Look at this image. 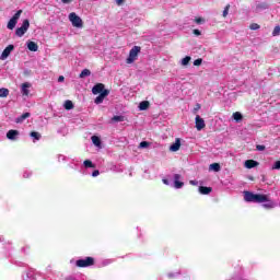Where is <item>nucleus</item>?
Returning a JSON list of instances; mask_svg holds the SVG:
<instances>
[{
	"instance_id": "44",
	"label": "nucleus",
	"mask_w": 280,
	"mask_h": 280,
	"mask_svg": "<svg viewBox=\"0 0 280 280\" xmlns=\"http://www.w3.org/2000/svg\"><path fill=\"white\" fill-rule=\"evenodd\" d=\"M58 82H65V77H63V75H60V77L58 78Z\"/></svg>"
},
{
	"instance_id": "18",
	"label": "nucleus",
	"mask_w": 280,
	"mask_h": 280,
	"mask_svg": "<svg viewBox=\"0 0 280 280\" xmlns=\"http://www.w3.org/2000/svg\"><path fill=\"white\" fill-rule=\"evenodd\" d=\"M30 117H32V114H30V113H24V114H22L20 117H18V118L15 119V122H16V124H23V121H25V119H27V118H30Z\"/></svg>"
},
{
	"instance_id": "6",
	"label": "nucleus",
	"mask_w": 280,
	"mask_h": 280,
	"mask_svg": "<svg viewBox=\"0 0 280 280\" xmlns=\"http://www.w3.org/2000/svg\"><path fill=\"white\" fill-rule=\"evenodd\" d=\"M69 21L72 23L73 27H82L83 25L82 19L78 16L75 12L69 14Z\"/></svg>"
},
{
	"instance_id": "19",
	"label": "nucleus",
	"mask_w": 280,
	"mask_h": 280,
	"mask_svg": "<svg viewBox=\"0 0 280 280\" xmlns=\"http://www.w3.org/2000/svg\"><path fill=\"white\" fill-rule=\"evenodd\" d=\"M27 49L30 51H38V44H36V42H28Z\"/></svg>"
},
{
	"instance_id": "17",
	"label": "nucleus",
	"mask_w": 280,
	"mask_h": 280,
	"mask_svg": "<svg viewBox=\"0 0 280 280\" xmlns=\"http://www.w3.org/2000/svg\"><path fill=\"white\" fill-rule=\"evenodd\" d=\"M211 191H213V188H211V187H207V186H200L199 187V192L202 196H209V194H211Z\"/></svg>"
},
{
	"instance_id": "5",
	"label": "nucleus",
	"mask_w": 280,
	"mask_h": 280,
	"mask_svg": "<svg viewBox=\"0 0 280 280\" xmlns=\"http://www.w3.org/2000/svg\"><path fill=\"white\" fill-rule=\"evenodd\" d=\"M30 30V20H24L22 25L15 30V35L19 38L25 36V33Z\"/></svg>"
},
{
	"instance_id": "14",
	"label": "nucleus",
	"mask_w": 280,
	"mask_h": 280,
	"mask_svg": "<svg viewBox=\"0 0 280 280\" xmlns=\"http://www.w3.org/2000/svg\"><path fill=\"white\" fill-rule=\"evenodd\" d=\"M19 137V130L11 129L7 132V139H10L11 141H14Z\"/></svg>"
},
{
	"instance_id": "20",
	"label": "nucleus",
	"mask_w": 280,
	"mask_h": 280,
	"mask_svg": "<svg viewBox=\"0 0 280 280\" xmlns=\"http://www.w3.org/2000/svg\"><path fill=\"white\" fill-rule=\"evenodd\" d=\"M150 108V102L149 101H142L139 104V110H148Z\"/></svg>"
},
{
	"instance_id": "36",
	"label": "nucleus",
	"mask_w": 280,
	"mask_h": 280,
	"mask_svg": "<svg viewBox=\"0 0 280 280\" xmlns=\"http://www.w3.org/2000/svg\"><path fill=\"white\" fill-rule=\"evenodd\" d=\"M200 65H202V59L199 58L194 61L195 67H200Z\"/></svg>"
},
{
	"instance_id": "43",
	"label": "nucleus",
	"mask_w": 280,
	"mask_h": 280,
	"mask_svg": "<svg viewBox=\"0 0 280 280\" xmlns=\"http://www.w3.org/2000/svg\"><path fill=\"white\" fill-rule=\"evenodd\" d=\"M73 0H61V2H63L65 4H69L71 3Z\"/></svg>"
},
{
	"instance_id": "39",
	"label": "nucleus",
	"mask_w": 280,
	"mask_h": 280,
	"mask_svg": "<svg viewBox=\"0 0 280 280\" xmlns=\"http://www.w3.org/2000/svg\"><path fill=\"white\" fill-rule=\"evenodd\" d=\"M148 145H150L148 141L140 142V148H148Z\"/></svg>"
},
{
	"instance_id": "42",
	"label": "nucleus",
	"mask_w": 280,
	"mask_h": 280,
	"mask_svg": "<svg viewBox=\"0 0 280 280\" xmlns=\"http://www.w3.org/2000/svg\"><path fill=\"white\" fill-rule=\"evenodd\" d=\"M124 1H125V0H116V4H117V5H124Z\"/></svg>"
},
{
	"instance_id": "38",
	"label": "nucleus",
	"mask_w": 280,
	"mask_h": 280,
	"mask_svg": "<svg viewBox=\"0 0 280 280\" xmlns=\"http://www.w3.org/2000/svg\"><path fill=\"white\" fill-rule=\"evenodd\" d=\"M192 34H195V36H201V32H200V30H198V28H195L194 31H192Z\"/></svg>"
},
{
	"instance_id": "46",
	"label": "nucleus",
	"mask_w": 280,
	"mask_h": 280,
	"mask_svg": "<svg viewBox=\"0 0 280 280\" xmlns=\"http://www.w3.org/2000/svg\"><path fill=\"white\" fill-rule=\"evenodd\" d=\"M190 183H191V185H194V182H192V180H191Z\"/></svg>"
},
{
	"instance_id": "34",
	"label": "nucleus",
	"mask_w": 280,
	"mask_h": 280,
	"mask_svg": "<svg viewBox=\"0 0 280 280\" xmlns=\"http://www.w3.org/2000/svg\"><path fill=\"white\" fill-rule=\"evenodd\" d=\"M256 150H258V152H264V150H266V145H264V144H257V145H256Z\"/></svg>"
},
{
	"instance_id": "11",
	"label": "nucleus",
	"mask_w": 280,
	"mask_h": 280,
	"mask_svg": "<svg viewBox=\"0 0 280 280\" xmlns=\"http://www.w3.org/2000/svg\"><path fill=\"white\" fill-rule=\"evenodd\" d=\"M180 178H182L180 174L174 175V185L176 189H180L185 185V183L180 182Z\"/></svg>"
},
{
	"instance_id": "21",
	"label": "nucleus",
	"mask_w": 280,
	"mask_h": 280,
	"mask_svg": "<svg viewBox=\"0 0 280 280\" xmlns=\"http://www.w3.org/2000/svg\"><path fill=\"white\" fill-rule=\"evenodd\" d=\"M232 117H233V119H234L237 124H240V121H242V119H244V116H243L242 113H240V112L233 113Z\"/></svg>"
},
{
	"instance_id": "30",
	"label": "nucleus",
	"mask_w": 280,
	"mask_h": 280,
	"mask_svg": "<svg viewBox=\"0 0 280 280\" xmlns=\"http://www.w3.org/2000/svg\"><path fill=\"white\" fill-rule=\"evenodd\" d=\"M229 10H231V4H228L223 10V18L226 19L229 16Z\"/></svg>"
},
{
	"instance_id": "40",
	"label": "nucleus",
	"mask_w": 280,
	"mask_h": 280,
	"mask_svg": "<svg viewBox=\"0 0 280 280\" xmlns=\"http://www.w3.org/2000/svg\"><path fill=\"white\" fill-rule=\"evenodd\" d=\"M201 108L200 104H197L196 107L194 108V113H198V110Z\"/></svg>"
},
{
	"instance_id": "24",
	"label": "nucleus",
	"mask_w": 280,
	"mask_h": 280,
	"mask_svg": "<svg viewBox=\"0 0 280 280\" xmlns=\"http://www.w3.org/2000/svg\"><path fill=\"white\" fill-rule=\"evenodd\" d=\"M91 75V70L89 69H83L81 73L79 74V78H89Z\"/></svg>"
},
{
	"instance_id": "33",
	"label": "nucleus",
	"mask_w": 280,
	"mask_h": 280,
	"mask_svg": "<svg viewBox=\"0 0 280 280\" xmlns=\"http://www.w3.org/2000/svg\"><path fill=\"white\" fill-rule=\"evenodd\" d=\"M280 34V26H276L272 31V36H279Z\"/></svg>"
},
{
	"instance_id": "32",
	"label": "nucleus",
	"mask_w": 280,
	"mask_h": 280,
	"mask_svg": "<svg viewBox=\"0 0 280 280\" xmlns=\"http://www.w3.org/2000/svg\"><path fill=\"white\" fill-rule=\"evenodd\" d=\"M261 26H259V24H257V23H252L250 25H249V30H253V31H255V30H259Z\"/></svg>"
},
{
	"instance_id": "3",
	"label": "nucleus",
	"mask_w": 280,
	"mask_h": 280,
	"mask_svg": "<svg viewBox=\"0 0 280 280\" xmlns=\"http://www.w3.org/2000/svg\"><path fill=\"white\" fill-rule=\"evenodd\" d=\"M78 268H89V266H95V258L85 257L84 259H79L75 261Z\"/></svg>"
},
{
	"instance_id": "10",
	"label": "nucleus",
	"mask_w": 280,
	"mask_h": 280,
	"mask_svg": "<svg viewBox=\"0 0 280 280\" xmlns=\"http://www.w3.org/2000/svg\"><path fill=\"white\" fill-rule=\"evenodd\" d=\"M110 91L108 90H104V92H102L94 101V103L96 104H102L104 102L105 97H108Z\"/></svg>"
},
{
	"instance_id": "9",
	"label": "nucleus",
	"mask_w": 280,
	"mask_h": 280,
	"mask_svg": "<svg viewBox=\"0 0 280 280\" xmlns=\"http://www.w3.org/2000/svg\"><path fill=\"white\" fill-rule=\"evenodd\" d=\"M12 51H14V45L7 46L1 54V60H5V58L12 54Z\"/></svg>"
},
{
	"instance_id": "12",
	"label": "nucleus",
	"mask_w": 280,
	"mask_h": 280,
	"mask_svg": "<svg viewBox=\"0 0 280 280\" xmlns=\"http://www.w3.org/2000/svg\"><path fill=\"white\" fill-rule=\"evenodd\" d=\"M30 89H32V83L25 82L22 84V95H25L26 97L30 95Z\"/></svg>"
},
{
	"instance_id": "2",
	"label": "nucleus",
	"mask_w": 280,
	"mask_h": 280,
	"mask_svg": "<svg viewBox=\"0 0 280 280\" xmlns=\"http://www.w3.org/2000/svg\"><path fill=\"white\" fill-rule=\"evenodd\" d=\"M139 54H141V47L140 46H133L130 49L129 56L126 60L127 65H132V62H135V60H137Z\"/></svg>"
},
{
	"instance_id": "1",
	"label": "nucleus",
	"mask_w": 280,
	"mask_h": 280,
	"mask_svg": "<svg viewBox=\"0 0 280 280\" xmlns=\"http://www.w3.org/2000/svg\"><path fill=\"white\" fill-rule=\"evenodd\" d=\"M244 200L245 202H266L268 200V195H261V194H254L248 190H245L244 192Z\"/></svg>"
},
{
	"instance_id": "45",
	"label": "nucleus",
	"mask_w": 280,
	"mask_h": 280,
	"mask_svg": "<svg viewBox=\"0 0 280 280\" xmlns=\"http://www.w3.org/2000/svg\"><path fill=\"white\" fill-rule=\"evenodd\" d=\"M164 185H170V182L167 179H163Z\"/></svg>"
},
{
	"instance_id": "7",
	"label": "nucleus",
	"mask_w": 280,
	"mask_h": 280,
	"mask_svg": "<svg viewBox=\"0 0 280 280\" xmlns=\"http://www.w3.org/2000/svg\"><path fill=\"white\" fill-rule=\"evenodd\" d=\"M195 127L198 131L203 130V128L207 127V124H205V119L200 117V115H197L195 118Z\"/></svg>"
},
{
	"instance_id": "13",
	"label": "nucleus",
	"mask_w": 280,
	"mask_h": 280,
	"mask_svg": "<svg viewBox=\"0 0 280 280\" xmlns=\"http://www.w3.org/2000/svg\"><path fill=\"white\" fill-rule=\"evenodd\" d=\"M171 152H178L180 150V138H176L175 142L170 147Z\"/></svg>"
},
{
	"instance_id": "8",
	"label": "nucleus",
	"mask_w": 280,
	"mask_h": 280,
	"mask_svg": "<svg viewBox=\"0 0 280 280\" xmlns=\"http://www.w3.org/2000/svg\"><path fill=\"white\" fill-rule=\"evenodd\" d=\"M105 90V85L103 83H97L92 88V93L93 95H102V93H104Z\"/></svg>"
},
{
	"instance_id": "28",
	"label": "nucleus",
	"mask_w": 280,
	"mask_h": 280,
	"mask_svg": "<svg viewBox=\"0 0 280 280\" xmlns=\"http://www.w3.org/2000/svg\"><path fill=\"white\" fill-rule=\"evenodd\" d=\"M30 136L33 137V139H35L36 141H40V135L38 133V131H32Z\"/></svg>"
},
{
	"instance_id": "25",
	"label": "nucleus",
	"mask_w": 280,
	"mask_h": 280,
	"mask_svg": "<svg viewBox=\"0 0 280 280\" xmlns=\"http://www.w3.org/2000/svg\"><path fill=\"white\" fill-rule=\"evenodd\" d=\"M63 106H65L66 110H73V102L72 101H66Z\"/></svg>"
},
{
	"instance_id": "37",
	"label": "nucleus",
	"mask_w": 280,
	"mask_h": 280,
	"mask_svg": "<svg viewBox=\"0 0 280 280\" xmlns=\"http://www.w3.org/2000/svg\"><path fill=\"white\" fill-rule=\"evenodd\" d=\"M271 170H280V161H276Z\"/></svg>"
},
{
	"instance_id": "27",
	"label": "nucleus",
	"mask_w": 280,
	"mask_h": 280,
	"mask_svg": "<svg viewBox=\"0 0 280 280\" xmlns=\"http://www.w3.org/2000/svg\"><path fill=\"white\" fill-rule=\"evenodd\" d=\"M190 61H191V57L186 56L185 58L182 59V65L184 67H187V65H189Z\"/></svg>"
},
{
	"instance_id": "41",
	"label": "nucleus",
	"mask_w": 280,
	"mask_h": 280,
	"mask_svg": "<svg viewBox=\"0 0 280 280\" xmlns=\"http://www.w3.org/2000/svg\"><path fill=\"white\" fill-rule=\"evenodd\" d=\"M98 174H100V171L95 170L93 171L92 176L95 178Z\"/></svg>"
},
{
	"instance_id": "29",
	"label": "nucleus",
	"mask_w": 280,
	"mask_h": 280,
	"mask_svg": "<svg viewBox=\"0 0 280 280\" xmlns=\"http://www.w3.org/2000/svg\"><path fill=\"white\" fill-rule=\"evenodd\" d=\"M84 167H95V164L91 160H85L83 162Z\"/></svg>"
},
{
	"instance_id": "26",
	"label": "nucleus",
	"mask_w": 280,
	"mask_h": 280,
	"mask_svg": "<svg viewBox=\"0 0 280 280\" xmlns=\"http://www.w3.org/2000/svg\"><path fill=\"white\" fill-rule=\"evenodd\" d=\"M209 170H212L213 172H220V164L212 163V164H210Z\"/></svg>"
},
{
	"instance_id": "31",
	"label": "nucleus",
	"mask_w": 280,
	"mask_h": 280,
	"mask_svg": "<svg viewBox=\"0 0 280 280\" xmlns=\"http://www.w3.org/2000/svg\"><path fill=\"white\" fill-rule=\"evenodd\" d=\"M112 121H116V122L125 121V117L124 116H114L112 118Z\"/></svg>"
},
{
	"instance_id": "15",
	"label": "nucleus",
	"mask_w": 280,
	"mask_h": 280,
	"mask_svg": "<svg viewBox=\"0 0 280 280\" xmlns=\"http://www.w3.org/2000/svg\"><path fill=\"white\" fill-rule=\"evenodd\" d=\"M264 202H266L262 205L264 209H275V207H276L275 201L272 199H270L268 197V195H267V200H265Z\"/></svg>"
},
{
	"instance_id": "4",
	"label": "nucleus",
	"mask_w": 280,
	"mask_h": 280,
	"mask_svg": "<svg viewBox=\"0 0 280 280\" xmlns=\"http://www.w3.org/2000/svg\"><path fill=\"white\" fill-rule=\"evenodd\" d=\"M21 14H23V10L16 11V13L10 19L7 24L8 30H14L16 27V23H19V19H21Z\"/></svg>"
},
{
	"instance_id": "16",
	"label": "nucleus",
	"mask_w": 280,
	"mask_h": 280,
	"mask_svg": "<svg viewBox=\"0 0 280 280\" xmlns=\"http://www.w3.org/2000/svg\"><path fill=\"white\" fill-rule=\"evenodd\" d=\"M257 165H259V162H257L255 160H246L245 161V167L247 170H253V167H257Z\"/></svg>"
},
{
	"instance_id": "23",
	"label": "nucleus",
	"mask_w": 280,
	"mask_h": 280,
	"mask_svg": "<svg viewBox=\"0 0 280 280\" xmlns=\"http://www.w3.org/2000/svg\"><path fill=\"white\" fill-rule=\"evenodd\" d=\"M10 95V90L5 88L0 89V97H8Z\"/></svg>"
},
{
	"instance_id": "22",
	"label": "nucleus",
	"mask_w": 280,
	"mask_h": 280,
	"mask_svg": "<svg viewBox=\"0 0 280 280\" xmlns=\"http://www.w3.org/2000/svg\"><path fill=\"white\" fill-rule=\"evenodd\" d=\"M92 142L94 143V145H96V148H100V145H102V140L97 136H92Z\"/></svg>"
},
{
	"instance_id": "35",
	"label": "nucleus",
	"mask_w": 280,
	"mask_h": 280,
	"mask_svg": "<svg viewBox=\"0 0 280 280\" xmlns=\"http://www.w3.org/2000/svg\"><path fill=\"white\" fill-rule=\"evenodd\" d=\"M195 23H197V25H200V24L205 23V19H202V18H196V19H195Z\"/></svg>"
}]
</instances>
